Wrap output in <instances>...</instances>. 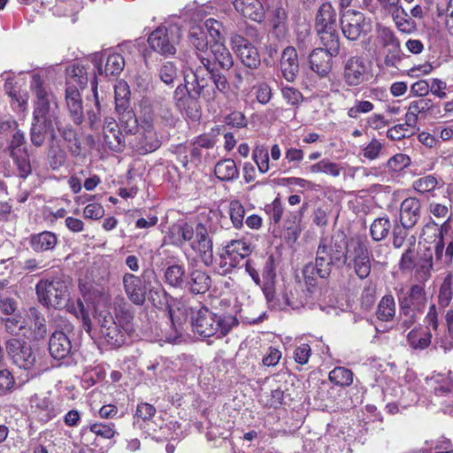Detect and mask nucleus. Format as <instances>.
I'll return each mask as SVG.
<instances>
[{"label": "nucleus", "instance_id": "b1692460", "mask_svg": "<svg viewBox=\"0 0 453 453\" xmlns=\"http://www.w3.org/2000/svg\"><path fill=\"white\" fill-rule=\"evenodd\" d=\"M366 66L360 57L349 58L344 65L343 78L349 86H357L364 81Z\"/></svg>", "mask_w": 453, "mask_h": 453}, {"label": "nucleus", "instance_id": "bf43d9fd", "mask_svg": "<svg viewBox=\"0 0 453 453\" xmlns=\"http://www.w3.org/2000/svg\"><path fill=\"white\" fill-rule=\"evenodd\" d=\"M90 431L104 439L114 437L116 431L113 424L95 423L90 426Z\"/></svg>", "mask_w": 453, "mask_h": 453}, {"label": "nucleus", "instance_id": "aec40b11", "mask_svg": "<svg viewBox=\"0 0 453 453\" xmlns=\"http://www.w3.org/2000/svg\"><path fill=\"white\" fill-rule=\"evenodd\" d=\"M175 106L189 118L197 117V102L187 85H179L173 93Z\"/></svg>", "mask_w": 453, "mask_h": 453}, {"label": "nucleus", "instance_id": "4c0bfd02", "mask_svg": "<svg viewBox=\"0 0 453 453\" xmlns=\"http://www.w3.org/2000/svg\"><path fill=\"white\" fill-rule=\"evenodd\" d=\"M211 53L213 56L215 61L224 69H229L234 65L233 57L225 46L223 42L216 41L211 44Z\"/></svg>", "mask_w": 453, "mask_h": 453}, {"label": "nucleus", "instance_id": "f03ea898", "mask_svg": "<svg viewBox=\"0 0 453 453\" xmlns=\"http://www.w3.org/2000/svg\"><path fill=\"white\" fill-rule=\"evenodd\" d=\"M113 319L107 310L95 308V319L99 326L101 340L111 348H119L125 344L127 337L134 332L133 316L129 311H121Z\"/></svg>", "mask_w": 453, "mask_h": 453}, {"label": "nucleus", "instance_id": "603ef678", "mask_svg": "<svg viewBox=\"0 0 453 453\" xmlns=\"http://www.w3.org/2000/svg\"><path fill=\"white\" fill-rule=\"evenodd\" d=\"M349 252V257L351 262L357 260H364L365 258L370 257V252L366 244L362 240L352 241L350 243V249L348 250Z\"/></svg>", "mask_w": 453, "mask_h": 453}, {"label": "nucleus", "instance_id": "72a5a7b5", "mask_svg": "<svg viewBox=\"0 0 453 453\" xmlns=\"http://www.w3.org/2000/svg\"><path fill=\"white\" fill-rule=\"evenodd\" d=\"M58 242L56 234L52 232L44 231L31 237L30 244L36 252H42L53 250Z\"/></svg>", "mask_w": 453, "mask_h": 453}, {"label": "nucleus", "instance_id": "09e8293b", "mask_svg": "<svg viewBox=\"0 0 453 453\" xmlns=\"http://www.w3.org/2000/svg\"><path fill=\"white\" fill-rule=\"evenodd\" d=\"M453 297V276L448 274L439 289L438 304L441 308H446L449 305Z\"/></svg>", "mask_w": 453, "mask_h": 453}, {"label": "nucleus", "instance_id": "a211bd4d", "mask_svg": "<svg viewBox=\"0 0 453 453\" xmlns=\"http://www.w3.org/2000/svg\"><path fill=\"white\" fill-rule=\"evenodd\" d=\"M251 252L250 245L242 239L232 240L224 248L221 259L229 267H235L244 257Z\"/></svg>", "mask_w": 453, "mask_h": 453}, {"label": "nucleus", "instance_id": "c85d7f7f", "mask_svg": "<svg viewBox=\"0 0 453 453\" xmlns=\"http://www.w3.org/2000/svg\"><path fill=\"white\" fill-rule=\"evenodd\" d=\"M433 108V103L428 98H419L412 101L405 114L406 125L411 128H415L418 116H424L427 111Z\"/></svg>", "mask_w": 453, "mask_h": 453}, {"label": "nucleus", "instance_id": "6e6d98bb", "mask_svg": "<svg viewBox=\"0 0 453 453\" xmlns=\"http://www.w3.org/2000/svg\"><path fill=\"white\" fill-rule=\"evenodd\" d=\"M9 96L12 98V105L13 109L19 111H25L28 104V93L25 90L10 91Z\"/></svg>", "mask_w": 453, "mask_h": 453}, {"label": "nucleus", "instance_id": "a878e982", "mask_svg": "<svg viewBox=\"0 0 453 453\" xmlns=\"http://www.w3.org/2000/svg\"><path fill=\"white\" fill-rule=\"evenodd\" d=\"M125 292L129 300L137 305H142L145 301L146 290L142 281L132 273H126L123 276Z\"/></svg>", "mask_w": 453, "mask_h": 453}, {"label": "nucleus", "instance_id": "de8ad7c7", "mask_svg": "<svg viewBox=\"0 0 453 453\" xmlns=\"http://www.w3.org/2000/svg\"><path fill=\"white\" fill-rule=\"evenodd\" d=\"M303 276L308 290L311 291V288L317 285V276L322 279L327 278L329 275H324L320 273V266L319 265L318 258L316 257L315 264L310 263L303 269Z\"/></svg>", "mask_w": 453, "mask_h": 453}, {"label": "nucleus", "instance_id": "774afa93", "mask_svg": "<svg viewBox=\"0 0 453 453\" xmlns=\"http://www.w3.org/2000/svg\"><path fill=\"white\" fill-rule=\"evenodd\" d=\"M438 15H445V27L449 33L453 35V0H449L445 8L437 7Z\"/></svg>", "mask_w": 453, "mask_h": 453}, {"label": "nucleus", "instance_id": "69168bd1", "mask_svg": "<svg viewBox=\"0 0 453 453\" xmlns=\"http://www.w3.org/2000/svg\"><path fill=\"white\" fill-rule=\"evenodd\" d=\"M409 127L406 122L404 124L396 125L388 130L387 136L392 141H399L412 134V131H411Z\"/></svg>", "mask_w": 453, "mask_h": 453}, {"label": "nucleus", "instance_id": "79ce46f5", "mask_svg": "<svg viewBox=\"0 0 453 453\" xmlns=\"http://www.w3.org/2000/svg\"><path fill=\"white\" fill-rule=\"evenodd\" d=\"M377 318L384 322H388L393 319L395 315V302L391 295L384 296L377 307Z\"/></svg>", "mask_w": 453, "mask_h": 453}, {"label": "nucleus", "instance_id": "680f3d73", "mask_svg": "<svg viewBox=\"0 0 453 453\" xmlns=\"http://www.w3.org/2000/svg\"><path fill=\"white\" fill-rule=\"evenodd\" d=\"M177 68L172 62L164 64L159 71V77L161 81L166 85H170L177 78Z\"/></svg>", "mask_w": 453, "mask_h": 453}, {"label": "nucleus", "instance_id": "f257e3e1", "mask_svg": "<svg viewBox=\"0 0 453 453\" xmlns=\"http://www.w3.org/2000/svg\"><path fill=\"white\" fill-rule=\"evenodd\" d=\"M72 288V282L68 279L53 277L40 280L35 285V292L41 304L48 309L66 308L70 313L81 319L84 330L89 333L91 330L89 315L85 311L81 300L78 299L76 303L71 302Z\"/></svg>", "mask_w": 453, "mask_h": 453}, {"label": "nucleus", "instance_id": "c03bdc74", "mask_svg": "<svg viewBox=\"0 0 453 453\" xmlns=\"http://www.w3.org/2000/svg\"><path fill=\"white\" fill-rule=\"evenodd\" d=\"M432 333L423 332L420 333L418 329H412L407 335V341L410 346L415 349H425L432 342Z\"/></svg>", "mask_w": 453, "mask_h": 453}, {"label": "nucleus", "instance_id": "0e129e2a", "mask_svg": "<svg viewBox=\"0 0 453 453\" xmlns=\"http://www.w3.org/2000/svg\"><path fill=\"white\" fill-rule=\"evenodd\" d=\"M373 110V104L370 101L357 100L348 111V116L356 119L361 113H367Z\"/></svg>", "mask_w": 453, "mask_h": 453}, {"label": "nucleus", "instance_id": "2eb2a0df", "mask_svg": "<svg viewBox=\"0 0 453 453\" xmlns=\"http://www.w3.org/2000/svg\"><path fill=\"white\" fill-rule=\"evenodd\" d=\"M230 42L233 50L244 65L250 69L259 66L260 57L257 50L246 38L239 35H233Z\"/></svg>", "mask_w": 453, "mask_h": 453}, {"label": "nucleus", "instance_id": "4d7b16f0", "mask_svg": "<svg viewBox=\"0 0 453 453\" xmlns=\"http://www.w3.org/2000/svg\"><path fill=\"white\" fill-rule=\"evenodd\" d=\"M203 28L205 30L206 35L210 36L211 42H222V35L220 32L221 24L218 20L214 19H206L204 22Z\"/></svg>", "mask_w": 453, "mask_h": 453}, {"label": "nucleus", "instance_id": "4be33fe9", "mask_svg": "<svg viewBox=\"0 0 453 453\" xmlns=\"http://www.w3.org/2000/svg\"><path fill=\"white\" fill-rule=\"evenodd\" d=\"M235 11L244 19L261 22L265 19V8L260 0H234Z\"/></svg>", "mask_w": 453, "mask_h": 453}, {"label": "nucleus", "instance_id": "6ab92c4d", "mask_svg": "<svg viewBox=\"0 0 453 453\" xmlns=\"http://www.w3.org/2000/svg\"><path fill=\"white\" fill-rule=\"evenodd\" d=\"M49 350L53 358L61 360L69 357L75 350V347L68 334L57 330L50 338Z\"/></svg>", "mask_w": 453, "mask_h": 453}, {"label": "nucleus", "instance_id": "ea45409f", "mask_svg": "<svg viewBox=\"0 0 453 453\" xmlns=\"http://www.w3.org/2000/svg\"><path fill=\"white\" fill-rule=\"evenodd\" d=\"M115 109L117 111H126L130 107V90L127 83L124 81H119L114 86Z\"/></svg>", "mask_w": 453, "mask_h": 453}, {"label": "nucleus", "instance_id": "412c9836", "mask_svg": "<svg viewBox=\"0 0 453 453\" xmlns=\"http://www.w3.org/2000/svg\"><path fill=\"white\" fill-rule=\"evenodd\" d=\"M426 303V295L423 286L416 284L411 287L407 294L399 298L400 310H412L420 312Z\"/></svg>", "mask_w": 453, "mask_h": 453}, {"label": "nucleus", "instance_id": "20e7f679", "mask_svg": "<svg viewBox=\"0 0 453 453\" xmlns=\"http://www.w3.org/2000/svg\"><path fill=\"white\" fill-rule=\"evenodd\" d=\"M347 254L348 240L343 233L337 232L330 239H322L316 257L320 266V273L324 275H330L333 265L347 263Z\"/></svg>", "mask_w": 453, "mask_h": 453}, {"label": "nucleus", "instance_id": "9d476101", "mask_svg": "<svg viewBox=\"0 0 453 453\" xmlns=\"http://www.w3.org/2000/svg\"><path fill=\"white\" fill-rule=\"evenodd\" d=\"M10 157L18 167L21 178H27L31 173V164L26 147V138L23 132L17 130L8 146Z\"/></svg>", "mask_w": 453, "mask_h": 453}, {"label": "nucleus", "instance_id": "f8f14e48", "mask_svg": "<svg viewBox=\"0 0 453 453\" xmlns=\"http://www.w3.org/2000/svg\"><path fill=\"white\" fill-rule=\"evenodd\" d=\"M6 349L13 364L20 369L31 370L36 357L31 346L19 338L13 337L7 341Z\"/></svg>", "mask_w": 453, "mask_h": 453}, {"label": "nucleus", "instance_id": "8fccbe9b", "mask_svg": "<svg viewBox=\"0 0 453 453\" xmlns=\"http://www.w3.org/2000/svg\"><path fill=\"white\" fill-rule=\"evenodd\" d=\"M329 380L335 385L348 387L353 382V372L345 367H335L329 372Z\"/></svg>", "mask_w": 453, "mask_h": 453}, {"label": "nucleus", "instance_id": "dca6fc26", "mask_svg": "<svg viewBox=\"0 0 453 453\" xmlns=\"http://www.w3.org/2000/svg\"><path fill=\"white\" fill-rule=\"evenodd\" d=\"M194 236L195 239L191 242V248L199 254L206 265H211L213 261V245L207 228L203 224H197Z\"/></svg>", "mask_w": 453, "mask_h": 453}, {"label": "nucleus", "instance_id": "6e6552de", "mask_svg": "<svg viewBox=\"0 0 453 453\" xmlns=\"http://www.w3.org/2000/svg\"><path fill=\"white\" fill-rule=\"evenodd\" d=\"M340 21L342 35L349 41H357L371 31L370 22L366 21L365 14L358 11H342Z\"/></svg>", "mask_w": 453, "mask_h": 453}, {"label": "nucleus", "instance_id": "e433bc0d", "mask_svg": "<svg viewBox=\"0 0 453 453\" xmlns=\"http://www.w3.org/2000/svg\"><path fill=\"white\" fill-rule=\"evenodd\" d=\"M47 133L50 134L52 139L55 138L54 125H48V123L33 119L30 139L35 146L42 145Z\"/></svg>", "mask_w": 453, "mask_h": 453}, {"label": "nucleus", "instance_id": "9b49d317", "mask_svg": "<svg viewBox=\"0 0 453 453\" xmlns=\"http://www.w3.org/2000/svg\"><path fill=\"white\" fill-rule=\"evenodd\" d=\"M201 64L193 73L194 81L192 90L195 96H201L207 102L213 101L217 96V90L212 82L207 79L210 77V59L201 58Z\"/></svg>", "mask_w": 453, "mask_h": 453}, {"label": "nucleus", "instance_id": "c9c22d12", "mask_svg": "<svg viewBox=\"0 0 453 453\" xmlns=\"http://www.w3.org/2000/svg\"><path fill=\"white\" fill-rule=\"evenodd\" d=\"M214 173L219 180L223 181H230L239 176L236 164L230 158L218 162L214 167Z\"/></svg>", "mask_w": 453, "mask_h": 453}, {"label": "nucleus", "instance_id": "ddd939ff", "mask_svg": "<svg viewBox=\"0 0 453 453\" xmlns=\"http://www.w3.org/2000/svg\"><path fill=\"white\" fill-rule=\"evenodd\" d=\"M140 127L135 134L140 142V150L143 153L156 150L160 142L153 127V118L150 107H144V115L140 117Z\"/></svg>", "mask_w": 453, "mask_h": 453}, {"label": "nucleus", "instance_id": "39448f33", "mask_svg": "<svg viewBox=\"0 0 453 453\" xmlns=\"http://www.w3.org/2000/svg\"><path fill=\"white\" fill-rule=\"evenodd\" d=\"M4 326L10 334L29 341H40L47 333L45 319L35 309H31L25 316L16 314L6 319Z\"/></svg>", "mask_w": 453, "mask_h": 453}, {"label": "nucleus", "instance_id": "e2e57ef3", "mask_svg": "<svg viewBox=\"0 0 453 453\" xmlns=\"http://www.w3.org/2000/svg\"><path fill=\"white\" fill-rule=\"evenodd\" d=\"M437 184V179L434 176L427 175L417 180L414 182V188L420 193H426L434 190Z\"/></svg>", "mask_w": 453, "mask_h": 453}, {"label": "nucleus", "instance_id": "338daca9", "mask_svg": "<svg viewBox=\"0 0 453 453\" xmlns=\"http://www.w3.org/2000/svg\"><path fill=\"white\" fill-rule=\"evenodd\" d=\"M424 322L428 332L432 329L436 332L439 327V314L435 304H431L428 311L425 316Z\"/></svg>", "mask_w": 453, "mask_h": 453}, {"label": "nucleus", "instance_id": "f704fd0d", "mask_svg": "<svg viewBox=\"0 0 453 453\" xmlns=\"http://www.w3.org/2000/svg\"><path fill=\"white\" fill-rule=\"evenodd\" d=\"M285 80L294 81L299 74V60L294 47H285Z\"/></svg>", "mask_w": 453, "mask_h": 453}, {"label": "nucleus", "instance_id": "0eeeda50", "mask_svg": "<svg viewBox=\"0 0 453 453\" xmlns=\"http://www.w3.org/2000/svg\"><path fill=\"white\" fill-rule=\"evenodd\" d=\"M181 39V30L178 25L160 26L151 32L148 38L150 48L164 57L175 55L177 45Z\"/></svg>", "mask_w": 453, "mask_h": 453}, {"label": "nucleus", "instance_id": "13d9d810", "mask_svg": "<svg viewBox=\"0 0 453 453\" xmlns=\"http://www.w3.org/2000/svg\"><path fill=\"white\" fill-rule=\"evenodd\" d=\"M410 164L411 158L405 154L399 153L390 157L387 165L393 172H400L409 166Z\"/></svg>", "mask_w": 453, "mask_h": 453}, {"label": "nucleus", "instance_id": "c756f323", "mask_svg": "<svg viewBox=\"0 0 453 453\" xmlns=\"http://www.w3.org/2000/svg\"><path fill=\"white\" fill-rule=\"evenodd\" d=\"M104 142L112 150H120L123 142L119 127L113 118H105L104 122Z\"/></svg>", "mask_w": 453, "mask_h": 453}, {"label": "nucleus", "instance_id": "7ed1b4c3", "mask_svg": "<svg viewBox=\"0 0 453 453\" xmlns=\"http://www.w3.org/2000/svg\"><path fill=\"white\" fill-rule=\"evenodd\" d=\"M30 89L35 97L33 119L58 125V104L39 73L32 74Z\"/></svg>", "mask_w": 453, "mask_h": 453}, {"label": "nucleus", "instance_id": "f3484780", "mask_svg": "<svg viewBox=\"0 0 453 453\" xmlns=\"http://www.w3.org/2000/svg\"><path fill=\"white\" fill-rule=\"evenodd\" d=\"M92 62L96 69V73L106 77L119 75L125 66L124 58L118 53L109 54L104 65L103 64V55L96 53L92 58Z\"/></svg>", "mask_w": 453, "mask_h": 453}, {"label": "nucleus", "instance_id": "393cba45", "mask_svg": "<svg viewBox=\"0 0 453 453\" xmlns=\"http://www.w3.org/2000/svg\"><path fill=\"white\" fill-rule=\"evenodd\" d=\"M156 410L151 404L147 403L138 404L134 417V428H139L148 434L155 432L156 427L154 422L151 420Z\"/></svg>", "mask_w": 453, "mask_h": 453}, {"label": "nucleus", "instance_id": "473e14b6", "mask_svg": "<svg viewBox=\"0 0 453 453\" xmlns=\"http://www.w3.org/2000/svg\"><path fill=\"white\" fill-rule=\"evenodd\" d=\"M411 229L412 227L395 222L392 228V245L395 249H401L404 244L415 246L416 237L413 234H410Z\"/></svg>", "mask_w": 453, "mask_h": 453}, {"label": "nucleus", "instance_id": "a19ab883", "mask_svg": "<svg viewBox=\"0 0 453 453\" xmlns=\"http://www.w3.org/2000/svg\"><path fill=\"white\" fill-rule=\"evenodd\" d=\"M188 284L192 293L203 294L210 288L211 278L205 273L195 270L191 273L190 280Z\"/></svg>", "mask_w": 453, "mask_h": 453}, {"label": "nucleus", "instance_id": "37998d69", "mask_svg": "<svg viewBox=\"0 0 453 453\" xmlns=\"http://www.w3.org/2000/svg\"><path fill=\"white\" fill-rule=\"evenodd\" d=\"M393 228L388 217H380L373 220L370 226V234L373 241L380 242L386 239Z\"/></svg>", "mask_w": 453, "mask_h": 453}, {"label": "nucleus", "instance_id": "49530a36", "mask_svg": "<svg viewBox=\"0 0 453 453\" xmlns=\"http://www.w3.org/2000/svg\"><path fill=\"white\" fill-rule=\"evenodd\" d=\"M185 270L182 265H173L166 268L165 272V282L174 288H182L185 285L184 281Z\"/></svg>", "mask_w": 453, "mask_h": 453}, {"label": "nucleus", "instance_id": "052dcab7", "mask_svg": "<svg viewBox=\"0 0 453 453\" xmlns=\"http://www.w3.org/2000/svg\"><path fill=\"white\" fill-rule=\"evenodd\" d=\"M253 159L261 173H266L269 170V156L267 150L256 148L253 151Z\"/></svg>", "mask_w": 453, "mask_h": 453}, {"label": "nucleus", "instance_id": "4468645a", "mask_svg": "<svg viewBox=\"0 0 453 453\" xmlns=\"http://www.w3.org/2000/svg\"><path fill=\"white\" fill-rule=\"evenodd\" d=\"M72 73L66 81L65 99L70 111L74 114H80L81 112V100L79 88L86 84L87 79L81 75L82 69L79 66L73 67Z\"/></svg>", "mask_w": 453, "mask_h": 453}, {"label": "nucleus", "instance_id": "a18cd8bd", "mask_svg": "<svg viewBox=\"0 0 453 453\" xmlns=\"http://www.w3.org/2000/svg\"><path fill=\"white\" fill-rule=\"evenodd\" d=\"M117 112L119 115L120 127L127 134H135L140 127V123L131 108L129 107L126 111H117Z\"/></svg>", "mask_w": 453, "mask_h": 453}, {"label": "nucleus", "instance_id": "cd10ccee", "mask_svg": "<svg viewBox=\"0 0 453 453\" xmlns=\"http://www.w3.org/2000/svg\"><path fill=\"white\" fill-rule=\"evenodd\" d=\"M196 228L187 222L180 221L170 226L167 238L170 243L175 246H182L186 242L194 238Z\"/></svg>", "mask_w": 453, "mask_h": 453}, {"label": "nucleus", "instance_id": "7c9ffc66", "mask_svg": "<svg viewBox=\"0 0 453 453\" xmlns=\"http://www.w3.org/2000/svg\"><path fill=\"white\" fill-rule=\"evenodd\" d=\"M316 30L321 43L325 47L324 50L329 51L331 54L337 55L340 50V38L335 26L316 27Z\"/></svg>", "mask_w": 453, "mask_h": 453}, {"label": "nucleus", "instance_id": "5701e85b", "mask_svg": "<svg viewBox=\"0 0 453 453\" xmlns=\"http://www.w3.org/2000/svg\"><path fill=\"white\" fill-rule=\"evenodd\" d=\"M421 203L418 198H405L400 205L399 223L414 227L419 220Z\"/></svg>", "mask_w": 453, "mask_h": 453}, {"label": "nucleus", "instance_id": "2f4dec72", "mask_svg": "<svg viewBox=\"0 0 453 453\" xmlns=\"http://www.w3.org/2000/svg\"><path fill=\"white\" fill-rule=\"evenodd\" d=\"M188 41L190 44L196 49L197 57L201 60L203 56H200V53H205L208 50L209 44L213 43L212 42H209L207 38V35L203 26L195 25L190 27L188 34Z\"/></svg>", "mask_w": 453, "mask_h": 453}, {"label": "nucleus", "instance_id": "bb28decb", "mask_svg": "<svg viewBox=\"0 0 453 453\" xmlns=\"http://www.w3.org/2000/svg\"><path fill=\"white\" fill-rule=\"evenodd\" d=\"M336 54H331L323 48H317L310 54V65L313 72L320 77L326 76L332 67V57Z\"/></svg>", "mask_w": 453, "mask_h": 453}, {"label": "nucleus", "instance_id": "423d86ee", "mask_svg": "<svg viewBox=\"0 0 453 453\" xmlns=\"http://www.w3.org/2000/svg\"><path fill=\"white\" fill-rule=\"evenodd\" d=\"M233 318H221L205 307L192 311V328L195 334L202 337L226 335L233 323Z\"/></svg>", "mask_w": 453, "mask_h": 453}, {"label": "nucleus", "instance_id": "3c124183", "mask_svg": "<svg viewBox=\"0 0 453 453\" xmlns=\"http://www.w3.org/2000/svg\"><path fill=\"white\" fill-rule=\"evenodd\" d=\"M265 211L270 217L271 224L274 225L273 232L276 234V226L280 229V224L283 213L282 203L278 196L271 204L266 205Z\"/></svg>", "mask_w": 453, "mask_h": 453}, {"label": "nucleus", "instance_id": "864d4df0", "mask_svg": "<svg viewBox=\"0 0 453 453\" xmlns=\"http://www.w3.org/2000/svg\"><path fill=\"white\" fill-rule=\"evenodd\" d=\"M229 214L234 226L241 228L243 225L245 216V209L243 205L237 200L232 201L229 205Z\"/></svg>", "mask_w": 453, "mask_h": 453}, {"label": "nucleus", "instance_id": "1a4fd4ad", "mask_svg": "<svg viewBox=\"0 0 453 453\" xmlns=\"http://www.w3.org/2000/svg\"><path fill=\"white\" fill-rule=\"evenodd\" d=\"M377 42L387 50L384 64L387 67H395L403 59L401 44L395 33L387 27H379L377 29Z\"/></svg>", "mask_w": 453, "mask_h": 453}, {"label": "nucleus", "instance_id": "58836bf2", "mask_svg": "<svg viewBox=\"0 0 453 453\" xmlns=\"http://www.w3.org/2000/svg\"><path fill=\"white\" fill-rule=\"evenodd\" d=\"M335 24V10L329 2L323 3L316 15V27H334Z\"/></svg>", "mask_w": 453, "mask_h": 453}, {"label": "nucleus", "instance_id": "5fc2aeb1", "mask_svg": "<svg viewBox=\"0 0 453 453\" xmlns=\"http://www.w3.org/2000/svg\"><path fill=\"white\" fill-rule=\"evenodd\" d=\"M370 252V258L374 264L385 265L388 264V257L389 255V248L387 244L379 243L372 247Z\"/></svg>", "mask_w": 453, "mask_h": 453}]
</instances>
